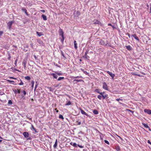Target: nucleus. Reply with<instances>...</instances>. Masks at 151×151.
Listing matches in <instances>:
<instances>
[{
    "instance_id": "obj_43",
    "label": "nucleus",
    "mask_w": 151,
    "mask_h": 151,
    "mask_svg": "<svg viewBox=\"0 0 151 151\" xmlns=\"http://www.w3.org/2000/svg\"><path fill=\"white\" fill-rule=\"evenodd\" d=\"M30 45H31V47H33V43L31 42L30 44Z\"/></svg>"
},
{
    "instance_id": "obj_30",
    "label": "nucleus",
    "mask_w": 151,
    "mask_h": 151,
    "mask_svg": "<svg viewBox=\"0 0 151 151\" xmlns=\"http://www.w3.org/2000/svg\"><path fill=\"white\" fill-rule=\"evenodd\" d=\"M59 118L60 119H62L63 120L64 119L63 116V115H61V114H60L59 115Z\"/></svg>"
},
{
    "instance_id": "obj_56",
    "label": "nucleus",
    "mask_w": 151,
    "mask_h": 151,
    "mask_svg": "<svg viewBox=\"0 0 151 151\" xmlns=\"http://www.w3.org/2000/svg\"><path fill=\"white\" fill-rule=\"evenodd\" d=\"M9 57L8 58V59L9 60H10V58H11V56L9 55Z\"/></svg>"
},
{
    "instance_id": "obj_49",
    "label": "nucleus",
    "mask_w": 151,
    "mask_h": 151,
    "mask_svg": "<svg viewBox=\"0 0 151 151\" xmlns=\"http://www.w3.org/2000/svg\"><path fill=\"white\" fill-rule=\"evenodd\" d=\"M10 78L11 79H17L16 78H14L13 77H10Z\"/></svg>"
},
{
    "instance_id": "obj_42",
    "label": "nucleus",
    "mask_w": 151,
    "mask_h": 151,
    "mask_svg": "<svg viewBox=\"0 0 151 151\" xmlns=\"http://www.w3.org/2000/svg\"><path fill=\"white\" fill-rule=\"evenodd\" d=\"M17 60H18V59H16V60H15V62H14V64L16 65H17Z\"/></svg>"
},
{
    "instance_id": "obj_23",
    "label": "nucleus",
    "mask_w": 151,
    "mask_h": 151,
    "mask_svg": "<svg viewBox=\"0 0 151 151\" xmlns=\"http://www.w3.org/2000/svg\"><path fill=\"white\" fill-rule=\"evenodd\" d=\"M93 113L95 114H97L99 113L98 111L96 109H95L93 110Z\"/></svg>"
},
{
    "instance_id": "obj_10",
    "label": "nucleus",
    "mask_w": 151,
    "mask_h": 151,
    "mask_svg": "<svg viewBox=\"0 0 151 151\" xmlns=\"http://www.w3.org/2000/svg\"><path fill=\"white\" fill-rule=\"evenodd\" d=\"M80 110L82 114L83 115H85L87 116H88V115L84 111H83L82 109H80Z\"/></svg>"
},
{
    "instance_id": "obj_52",
    "label": "nucleus",
    "mask_w": 151,
    "mask_h": 151,
    "mask_svg": "<svg viewBox=\"0 0 151 151\" xmlns=\"http://www.w3.org/2000/svg\"><path fill=\"white\" fill-rule=\"evenodd\" d=\"M126 35H127L129 38L130 37V35L129 34L127 33V34H126Z\"/></svg>"
},
{
    "instance_id": "obj_17",
    "label": "nucleus",
    "mask_w": 151,
    "mask_h": 151,
    "mask_svg": "<svg viewBox=\"0 0 151 151\" xmlns=\"http://www.w3.org/2000/svg\"><path fill=\"white\" fill-rule=\"evenodd\" d=\"M51 75L52 76L53 78L55 79H57L58 78V76L56 74L52 73L51 74Z\"/></svg>"
},
{
    "instance_id": "obj_50",
    "label": "nucleus",
    "mask_w": 151,
    "mask_h": 151,
    "mask_svg": "<svg viewBox=\"0 0 151 151\" xmlns=\"http://www.w3.org/2000/svg\"><path fill=\"white\" fill-rule=\"evenodd\" d=\"M40 11L43 13H44L45 12V11L44 10H40Z\"/></svg>"
},
{
    "instance_id": "obj_13",
    "label": "nucleus",
    "mask_w": 151,
    "mask_h": 151,
    "mask_svg": "<svg viewBox=\"0 0 151 151\" xmlns=\"http://www.w3.org/2000/svg\"><path fill=\"white\" fill-rule=\"evenodd\" d=\"M37 42L40 45H43V43L42 41L40 39H38L37 40Z\"/></svg>"
},
{
    "instance_id": "obj_51",
    "label": "nucleus",
    "mask_w": 151,
    "mask_h": 151,
    "mask_svg": "<svg viewBox=\"0 0 151 151\" xmlns=\"http://www.w3.org/2000/svg\"><path fill=\"white\" fill-rule=\"evenodd\" d=\"M147 142L148 143H149V144H151V142L149 140H148Z\"/></svg>"
},
{
    "instance_id": "obj_64",
    "label": "nucleus",
    "mask_w": 151,
    "mask_h": 151,
    "mask_svg": "<svg viewBox=\"0 0 151 151\" xmlns=\"http://www.w3.org/2000/svg\"><path fill=\"white\" fill-rule=\"evenodd\" d=\"M62 55L63 57H65V56L63 53H62Z\"/></svg>"
},
{
    "instance_id": "obj_1",
    "label": "nucleus",
    "mask_w": 151,
    "mask_h": 151,
    "mask_svg": "<svg viewBox=\"0 0 151 151\" xmlns=\"http://www.w3.org/2000/svg\"><path fill=\"white\" fill-rule=\"evenodd\" d=\"M99 44L111 47V44L110 42L104 38V40L101 39V40L99 42Z\"/></svg>"
},
{
    "instance_id": "obj_57",
    "label": "nucleus",
    "mask_w": 151,
    "mask_h": 151,
    "mask_svg": "<svg viewBox=\"0 0 151 151\" xmlns=\"http://www.w3.org/2000/svg\"><path fill=\"white\" fill-rule=\"evenodd\" d=\"M9 81L10 82H14V81H10V80H9L8 81Z\"/></svg>"
},
{
    "instance_id": "obj_60",
    "label": "nucleus",
    "mask_w": 151,
    "mask_h": 151,
    "mask_svg": "<svg viewBox=\"0 0 151 151\" xmlns=\"http://www.w3.org/2000/svg\"><path fill=\"white\" fill-rule=\"evenodd\" d=\"M127 110L128 111H129L131 112H132L133 113V111H132V110H129V109H127Z\"/></svg>"
},
{
    "instance_id": "obj_63",
    "label": "nucleus",
    "mask_w": 151,
    "mask_h": 151,
    "mask_svg": "<svg viewBox=\"0 0 151 151\" xmlns=\"http://www.w3.org/2000/svg\"><path fill=\"white\" fill-rule=\"evenodd\" d=\"M137 76H140V75L139 74H137Z\"/></svg>"
},
{
    "instance_id": "obj_46",
    "label": "nucleus",
    "mask_w": 151,
    "mask_h": 151,
    "mask_svg": "<svg viewBox=\"0 0 151 151\" xmlns=\"http://www.w3.org/2000/svg\"><path fill=\"white\" fill-rule=\"evenodd\" d=\"M119 103L120 104L122 105L123 106H124L125 105L124 104L120 102H119Z\"/></svg>"
},
{
    "instance_id": "obj_38",
    "label": "nucleus",
    "mask_w": 151,
    "mask_h": 151,
    "mask_svg": "<svg viewBox=\"0 0 151 151\" xmlns=\"http://www.w3.org/2000/svg\"><path fill=\"white\" fill-rule=\"evenodd\" d=\"M104 142L105 143L107 144L108 145H109V141L107 140H104Z\"/></svg>"
},
{
    "instance_id": "obj_8",
    "label": "nucleus",
    "mask_w": 151,
    "mask_h": 151,
    "mask_svg": "<svg viewBox=\"0 0 151 151\" xmlns=\"http://www.w3.org/2000/svg\"><path fill=\"white\" fill-rule=\"evenodd\" d=\"M23 135L25 138H27L29 136V134L27 132H25L23 133Z\"/></svg>"
},
{
    "instance_id": "obj_5",
    "label": "nucleus",
    "mask_w": 151,
    "mask_h": 151,
    "mask_svg": "<svg viewBox=\"0 0 151 151\" xmlns=\"http://www.w3.org/2000/svg\"><path fill=\"white\" fill-rule=\"evenodd\" d=\"M92 24H101V22L96 19H94L92 22Z\"/></svg>"
},
{
    "instance_id": "obj_29",
    "label": "nucleus",
    "mask_w": 151,
    "mask_h": 151,
    "mask_svg": "<svg viewBox=\"0 0 151 151\" xmlns=\"http://www.w3.org/2000/svg\"><path fill=\"white\" fill-rule=\"evenodd\" d=\"M64 79V78L63 77H59L58 79V81H60L61 80H63Z\"/></svg>"
},
{
    "instance_id": "obj_32",
    "label": "nucleus",
    "mask_w": 151,
    "mask_h": 151,
    "mask_svg": "<svg viewBox=\"0 0 151 151\" xmlns=\"http://www.w3.org/2000/svg\"><path fill=\"white\" fill-rule=\"evenodd\" d=\"M31 83H32L31 87L33 88L34 84L35 83V81H32V82H31Z\"/></svg>"
},
{
    "instance_id": "obj_28",
    "label": "nucleus",
    "mask_w": 151,
    "mask_h": 151,
    "mask_svg": "<svg viewBox=\"0 0 151 151\" xmlns=\"http://www.w3.org/2000/svg\"><path fill=\"white\" fill-rule=\"evenodd\" d=\"M25 78L27 80H30L31 79L30 77L29 76H27L25 77Z\"/></svg>"
},
{
    "instance_id": "obj_16",
    "label": "nucleus",
    "mask_w": 151,
    "mask_h": 151,
    "mask_svg": "<svg viewBox=\"0 0 151 151\" xmlns=\"http://www.w3.org/2000/svg\"><path fill=\"white\" fill-rule=\"evenodd\" d=\"M126 48L129 51H131L132 50V47L130 45L126 46Z\"/></svg>"
},
{
    "instance_id": "obj_54",
    "label": "nucleus",
    "mask_w": 151,
    "mask_h": 151,
    "mask_svg": "<svg viewBox=\"0 0 151 151\" xmlns=\"http://www.w3.org/2000/svg\"><path fill=\"white\" fill-rule=\"evenodd\" d=\"M88 50H87L85 54H87L88 53Z\"/></svg>"
},
{
    "instance_id": "obj_48",
    "label": "nucleus",
    "mask_w": 151,
    "mask_h": 151,
    "mask_svg": "<svg viewBox=\"0 0 151 151\" xmlns=\"http://www.w3.org/2000/svg\"><path fill=\"white\" fill-rule=\"evenodd\" d=\"M82 77L81 76H77L75 77V78H81Z\"/></svg>"
},
{
    "instance_id": "obj_36",
    "label": "nucleus",
    "mask_w": 151,
    "mask_h": 151,
    "mask_svg": "<svg viewBox=\"0 0 151 151\" xmlns=\"http://www.w3.org/2000/svg\"><path fill=\"white\" fill-rule=\"evenodd\" d=\"M38 83H37V82H36L35 87V89H36L37 87L38 86Z\"/></svg>"
},
{
    "instance_id": "obj_55",
    "label": "nucleus",
    "mask_w": 151,
    "mask_h": 151,
    "mask_svg": "<svg viewBox=\"0 0 151 151\" xmlns=\"http://www.w3.org/2000/svg\"><path fill=\"white\" fill-rule=\"evenodd\" d=\"M117 136L120 139H121V140H122V137H120V136H118V135H117Z\"/></svg>"
},
{
    "instance_id": "obj_34",
    "label": "nucleus",
    "mask_w": 151,
    "mask_h": 151,
    "mask_svg": "<svg viewBox=\"0 0 151 151\" xmlns=\"http://www.w3.org/2000/svg\"><path fill=\"white\" fill-rule=\"evenodd\" d=\"M143 124L144 126V127H145V128H149V127L148 126V125L147 124Z\"/></svg>"
},
{
    "instance_id": "obj_11",
    "label": "nucleus",
    "mask_w": 151,
    "mask_h": 151,
    "mask_svg": "<svg viewBox=\"0 0 151 151\" xmlns=\"http://www.w3.org/2000/svg\"><path fill=\"white\" fill-rule=\"evenodd\" d=\"M144 111L149 114H151V110L150 109H145L144 110Z\"/></svg>"
},
{
    "instance_id": "obj_6",
    "label": "nucleus",
    "mask_w": 151,
    "mask_h": 151,
    "mask_svg": "<svg viewBox=\"0 0 151 151\" xmlns=\"http://www.w3.org/2000/svg\"><path fill=\"white\" fill-rule=\"evenodd\" d=\"M59 32L60 35L62 36V37H63L64 36V32L62 29L60 28L59 30Z\"/></svg>"
},
{
    "instance_id": "obj_61",
    "label": "nucleus",
    "mask_w": 151,
    "mask_h": 151,
    "mask_svg": "<svg viewBox=\"0 0 151 151\" xmlns=\"http://www.w3.org/2000/svg\"><path fill=\"white\" fill-rule=\"evenodd\" d=\"M31 127H32V128L33 129V128H34L33 126L32 125V126H31Z\"/></svg>"
},
{
    "instance_id": "obj_45",
    "label": "nucleus",
    "mask_w": 151,
    "mask_h": 151,
    "mask_svg": "<svg viewBox=\"0 0 151 151\" xmlns=\"http://www.w3.org/2000/svg\"><path fill=\"white\" fill-rule=\"evenodd\" d=\"M33 129L35 131V133H36L37 132V131L36 130V128H33Z\"/></svg>"
},
{
    "instance_id": "obj_14",
    "label": "nucleus",
    "mask_w": 151,
    "mask_h": 151,
    "mask_svg": "<svg viewBox=\"0 0 151 151\" xmlns=\"http://www.w3.org/2000/svg\"><path fill=\"white\" fill-rule=\"evenodd\" d=\"M115 149L117 151H119L121 150V148L119 145H116L115 146Z\"/></svg>"
},
{
    "instance_id": "obj_4",
    "label": "nucleus",
    "mask_w": 151,
    "mask_h": 151,
    "mask_svg": "<svg viewBox=\"0 0 151 151\" xmlns=\"http://www.w3.org/2000/svg\"><path fill=\"white\" fill-rule=\"evenodd\" d=\"M27 58L24 59L22 61V64L24 66V69H25L26 68V64L27 63Z\"/></svg>"
},
{
    "instance_id": "obj_18",
    "label": "nucleus",
    "mask_w": 151,
    "mask_h": 151,
    "mask_svg": "<svg viewBox=\"0 0 151 151\" xmlns=\"http://www.w3.org/2000/svg\"><path fill=\"white\" fill-rule=\"evenodd\" d=\"M104 92H102V94H101V96H102V98H103V99H104L107 97L106 95H104Z\"/></svg>"
},
{
    "instance_id": "obj_39",
    "label": "nucleus",
    "mask_w": 151,
    "mask_h": 151,
    "mask_svg": "<svg viewBox=\"0 0 151 151\" xmlns=\"http://www.w3.org/2000/svg\"><path fill=\"white\" fill-rule=\"evenodd\" d=\"M21 82L19 84V85H22L24 84V83L23 82L20 80Z\"/></svg>"
},
{
    "instance_id": "obj_15",
    "label": "nucleus",
    "mask_w": 151,
    "mask_h": 151,
    "mask_svg": "<svg viewBox=\"0 0 151 151\" xmlns=\"http://www.w3.org/2000/svg\"><path fill=\"white\" fill-rule=\"evenodd\" d=\"M100 90L99 89H96L95 90L94 92H96L97 93L100 94H102V92H100Z\"/></svg>"
},
{
    "instance_id": "obj_20",
    "label": "nucleus",
    "mask_w": 151,
    "mask_h": 151,
    "mask_svg": "<svg viewBox=\"0 0 151 151\" xmlns=\"http://www.w3.org/2000/svg\"><path fill=\"white\" fill-rule=\"evenodd\" d=\"M36 33L37 35L40 37L42 35H43V34L41 32H37Z\"/></svg>"
},
{
    "instance_id": "obj_25",
    "label": "nucleus",
    "mask_w": 151,
    "mask_h": 151,
    "mask_svg": "<svg viewBox=\"0 0 151 151\" xmlns=\"http://www.w3.org/2000/svg\"><path fill=\"white\" fill-rule=\"evenodd\" d=\"M83 58L86 59L89 58V57L87 55V54H85L83 56Z\"/></svg>"
},
{
    "instance_id": "obj_3",
    "label": "nucleus",
    "mask_w": 151,
    "mask_h": 151,
    "mask_svg": "<svg viewBox=\"0 0 151 151\" xmlns=\"http://www.w3.org/2000/svg\"><path fill=\"white\" fill-rule=\"evenodd\" d=\"M70 144L71 145H72L74 147H77V146H78L79 147L81 148H83V146L76 144V143H73L72 142H71L70 143Z\"/></svg>"
},
{
    "instance_id": "obj_26",
    "label": "nucleus",
    "mask_w": 151,
    "mask_h": 151,
    "mask_svg": "<svg viewBox=\"0 0 151 151\" xmlns=\"http://www.w3.org/2000/svg\"><path fill=\"white\" fill-rule=\"evenodd\" d=\"M73 81H74V82H75V81H76L77 82H81V81L84 82V81L81 79H80V80L75 79Z\"/></svg>"
},
{
    "instance_id": "obj_58",
    "label": "nucleus",
    "mask_w": 151,
    "mask_h": 151,
    "mask_svg": "<svg viewBox=\"0 0 151 151\" xmlns=\"http://www.w3.org/2000/svg\"><path fill=\"white\" fill-rule=\"evenodd\" d=\"M112 24H111V23H109L108 24V26H112Z\"/></svg>"
},
{
    "instance_id": "obj_21",
    "label": "nucleus",
    "mask_w": 151,
    "mask_h": 151,
    "mask_svg": "<svg viewBox=\"0 0 151 151\" xmlns=\"http://www.w3.org/2000/svg\"><path fill=\"white\" fill-rule=\"evenodd\" d=\"M57 143H58V140H57V139H56L55 142V143L53 146V147L54 148H55L57 147Z\"/></svg>"
},
{
    "instance_id": "obj_33",
    "label": "nucleus",
    "mask_w": 151,
    "mask_h": 151,
    "mask_svg": "<svg viewBox=\"0 0 151 151\" xmlns=\"http://www.w3.org/2000/svg\"><path fill=\"white\" fill-rule=\"evenodd\" d=\"M12 101L10 100L8 101V104L9 105H12Z\"/></svg>"
},
{
    "instance_id": "obj_59",
    "label": "nucleus",
    "mask_w": 151,
    "mask_h": 151,
    "mask_svg": "<svg viewBox=\"0 0 151 151\" xmlns=\"http://www.w3.org/2000/svg\"><path fill=\"white\" fill-rule=\"evenodd\" d=\"M137 74H136V73H133V75H134L137 76Z\"/></svg>"
},
{
    "instance_id": "obj_40",
    "label": "nucleus",
    "mask_w": 151,
    "mask_h": 151,
    "mask_svg": "<svg viewBox=\"0 0 151 151\" xmlns=\"http://www.w3.org/2000/svg\"><path fill=\"white\" fill-rule=\"evenodd\" d=\"M116 100V101H119V100H121V101L123 100V99H120V98L117 99Z\"/></svg>"
},
{
    "instance_id": "obj_31",
    "label": "nucleus",
    "mask_w": 151,
    "mask_h": 151,
    "mask_svg": "<svg viewBox=\"0 0 151 151\" xmlns=\"http://www.w3.org/2000/svg\"><path fill=\"white\" fill-rule=\"evenodd\" d=\"M56 73L58 76H61L62 75V73L58 72H55Z\"/></svg>"
},
{
    "instance_id": "obj_35",
    "label": "nucleus",
    "mask_w": 151,
    "mask_h": 151,
    "mask_svg": "<svg viewBox=\"0 0 151 151\" xmlns=\"http://www.w3.org/2000/svg\"><path fill=\"white\" fill-rule=\"evenodd\" d=\"M97 98L98 99H99L100 100H101V98H102L101 95H98L97 96Z\"/></svg>"
},
{
    "instance_id": "obj_22",
    "label": "nucleus",
    "mask_w": 151,
    "mask_h": 151,
    "mask_svg": "<svg viewBox=\"0 0 151 151\" xmlns=\"http://www.w3.org/2000/svg\"><path fill=\"white\" fill-rule=\"evenodd\" d=\"M42 17L44 20L46 21L47 20V17L46 16L43 14L42 15Z\"/></svg>"
},
{
    "instance_id": "obj_9",
    "label": "nucleus",
    "mask_w": 151,
    "mask_h": 151,
    "mask_svg": "<svg viewBox=\"0 0 151 151\" xmlns=\"http://www.w3.org/2000/svg\"><path fill=\"white\" fill-rule=\"evenodd\" d=\"M14 22V21H11V22H9L7 23V25L9 27V29H10L11 27V26L13 23Z\"/></svg>"
},
{
    "instance_id": "obj_44",
    "label": "nucleus",
    "mask_w": 151,
    "mask_h": 151,
    "mask_svg": "<svg viewBox=\"0 0 151 151\" xmlns=\"http://www.w3.org/2000/svg\"><path fill=\"white\" fill-rule=\"evenodd\" d=\"M64 36L63 37H62V39L61 40V42H63L64 41Z\"/></svg>"
},
{
    "instance_id": "obj_7",
    "label": "nucleus",
    "mask_w": 151,
    "mask_h": 151,
    "mask_svg": "<svg viewBox=\"0 0 151 151\" xmlns=\"http://www.w3.org/2000/svg\"><path fill=\"white\" fill-rule=\"evenodd\" d=\"M106 72L109 74L113 78H114L115 76V75L114 74L112 73L111 72L109 71H106Z\"/></svg>"
},
{
    "instance_id": "obj_47",
    "label": "nucleus",
    "mask_w": 151,
    "mask_h": 151,
    "mask_svg": "<svg viewBox=\"0 0 151 151\" xmlns=\"http://www.w3.org/2000/svg\"><path fill=\"white\" fill-rule=\"evenodd\" d=\"M54 65H55V66H56L59 67H60V66L58 65V64L56 63H54Z\"/></svg>"
},
{
    "instance_id": "obj_12",
    "label": "nucleus",
    "mask_w": 151,
    "mask_h": 151,
    "mask_svg": "<svg viewBox=\"0 0 151 151\" xmlns=\"http://www.w3.org/2000/svg\"><path fill=\"white\" fill-rule=\"evenodd\" d=\"M132 36H133V37L134 38L137 40L138 41H139V40L138 37L135 34H134L133 35H132Z\"/></svg>"
},
{
    "instance_id": "obj_53",
    "label": "nucleus",
    "mask_w": 151,
    "mask_h": 151,
    "mask_svg": "<svg viewBox=\"0 0 151 151\" xmlns=\"http://www.w3.org/2000/svg\"><path fill=\"white\" fill-rule=\"evenodd\" d=\"M55 110L57 112H59V111L58 110H57V108L55 109Z\"/></svg>"
},
{
    "instance_id": "obj_62",
    "label": "nucleus",
    "mask_w": 151,
    "mask_h": 151,
    "mask_svg": "<svg viewBox=\"0 0 151 151\" xmlns=\"http://www.w3.org/2000/svg\"><path fill=\"white\" fill-rule=\"evenodd\" d=\"M113 28V29H114L115 28V27H114V26L112 25L111 26Z\"/></svg>"
},
{
    "instance_id": "obj_27",
    "label": "nucleus",
    "mask_w": 151,
    "mask_h": 151,
    "mask_svg": "<svg viewBox=\"0 0 151 151\" xmlns=\"http://www.w3.org/2000/svg\"><path fill=\"white\" fill-rule=\"evenodd\" d=\"M23 95H22V97H24L25 95H26V93H27L26 92V91H25L24 90L23 91Z\"/></svg>"
},
{
    "instance_id": "obj_37",
    "label": "nucleus",
    "mask_w": 151,
    "mask_h": 151,
    "mask_svg": "<svg viewBox=\"0 0 151 151\" xmlns=\"http://www.w3.org/2000/svg\"><path fill=\"white\" fill-rule=\"evenodd\" d=\"M22 10L25 13H27V10L26 9L22 8Z\"/></svg>"
},
{
    "instance_id": "obj_24",
    "label": "nucleus",
    "mask_w": 151,
    "mask_h": 151,
    "mask_svg": "<svg viewBox=\"0 0 151 151\" xmlns=\"http://www.w3.org/2000/svg\"><path fill=\"white\" fill-rule=\"evenodd\" d=\"M72 103V102L70 101H68V102L67 103H66V104H65V106L70 105H71Z\"/></svg>"
},
{
    "instance_id": "obj_19",
    "label": "nucleus",
    "mask_w": 151,
    "mask_h": 151,
    "mask_svg": "<svg viewBox=\"0 0 151 151\" xmlns=\"http://www.w3.org/2000/svg\"><path fill=\"white\" fill-rule=\"evenodd\" d=\"M74 47L77 50L78 48V46H77V43L76 40L74 41Z\"/></svg>"
},
{
    "instance_id": "obj_41",
    "label": "nucleus",
    "mask_w": 151,
    "mask_h": 151,
    "mask_svg": "<svg viewBox=\"0 0 151 151\" xmlns=\"http://www.w3.org/2000/svg\"><path fill=\"white\" fill-rule=\"evenodd\" d=\"M17 92L18 93H20V89H17Z\"/></svg>"
},
{
    "instance_id": "obj_2",
    "label": "nucleus",
    "mask_w": 151,
    "mask_h": 151,
    "mask_svg": "<svg viewBox=\"0 0 151 151\" xmlns=\"http://www.w3.org/2000/svg\"><path fill=\"white\" fill-rule=\"evenodd\" d=\"M102 88L104 89L105 90L107 91H108L109 90V88L107 84L105 82H103L102 83Z\"/></svg>"
}]
</instances>
